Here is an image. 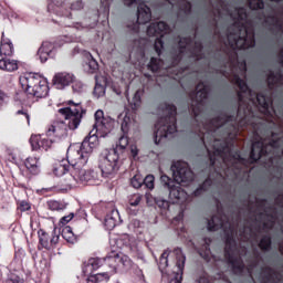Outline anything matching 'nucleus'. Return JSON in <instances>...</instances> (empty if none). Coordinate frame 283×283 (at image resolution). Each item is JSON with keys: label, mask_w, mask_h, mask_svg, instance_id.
<instances>
[{"label": "nucleus", "mask_w": 283, "mask_h": 283, "mask_svg": "<svg viewBox=\"0 0 283 283\" xmlns=\"http://www.w3.org/2000/svg\"><path fill=\"white\" fill-rule=\"evenodd\" d=\"M156 205L159 207V209H165V210L169 209V201L165 199H157Z\"/></svg>", "instance_id": "obj_50"}, {"label": "nucleus", "mask_w": 283, "mask_h": 283, "mask_svg": "<svg viewBox=\"0 0 283 283\" xmlns=\"http://www.w3.org/2000/svg\"><path fill=\"white\" fill-rule=\"evenodd\" d=\"M60 235L56 234V231L52 232L51 239H50V243H51V251L52 249H56V245L59 244V240H60Z\"/></svg>", "instance_id": "obj_47"}, {"label": "nucleus", "mask_w": 283, "mask_h": 283, "mask_svg": "<svg viewBox=\"0 0 283 283\" xmlns=\"http://www.w3.org/2000/svg\"><path fill=\"white\" fill-rule=\"evenodd\" d=\"M98 17H101V12L97 10L92 17L85 18L83 22L80 23L82 28H96V23H98Z\"/></svg>", "instance_id": "obj_34"}, {"label": "nucleus", "mask_w": 283, "mask_h": 283, "mask_svg": "<svg viewBox=\"0 0 283 283\" xmlns=\"http://www.w3.org/2000/svg\"><path fill=\"white\" fill-rule=\"evenodd\" d=\"M86 59H87V62L84 65V70L88 74H96V72H98V61L94 59L92 53H87Z\"/></svg>", "instance_id": "obj_30"}, {"label": "nucleus", "mask_w": 283, "mask_h": 283, "mask_svg": "<svg viewBox=\"0 0 283 283\" xmlns=\"http://www.w3.org/2000/svg\"><path fill=\"white\" fill-rule=\"evenodd\" d=\"M248 8L253 11L264 10V0H248Z\"/></svg>", "instance_id": "obj_41"}, {"label": "nucleus", "mask_w": 283, "mask_h": 283, "mask_svg": "<svg viewBox=\"0 0 283 283\" xmlns=\"http://www.w3.org/2000/svg\"><path fill=\"white\" fill-rule=\"evenodd\" d=\"M146 32L148 36H159L155 40L154 48L156 54L160 56V54H163V50H165V35L171 32L169 24L164 21L153 22L149 24Z\"/></svg>", "instance_id": "obj_10"}, {"label": "nucleus", "mask_w": 283, "mask_h": 283, "mask_svg": "<svg viewBox=\"0 0 283 283\" xmlns=\"http://www.w3.org/2000/svg\"><path fill=\"white\" fill-rule=\"evenodd\" d=\"M133 30H134V32H138V30H139L138 24H135V25L133 27Z\"/></svg>", "instance_id": "obj_62"}, {"label": "nucleus", "mask_w": 283, "mask_h": 283, "mask_svg": "<svg viewBox=\"0 0 283 283\" xmlns=\"http://www.w3.org/2000/svg\"><path fill=\"white\" fill-rule=\"evenodd\" d=\"M130 185H132V187H134V189H140V187H143V176L135 175L130 179Z\"/></svg>", "instance_id": "obj_45"}, {"label": "nucleus", "mask_w": 283, "mask_h": 283, "mask_svg": "<svg viewBox=\"0 0 283 283\" xmlns=\"http://www.w3.org/2000/svg\"><path fill=\"white\" fill-rule=\"evenodd\" d=\"M45 77L36 73H24L20 76V85L25 92L27 96H30L34 88L44 80Z\"/></svg>", "instance_id": "obj_14"}, {"label": "nucleus", "mask_w": 283, "mask_h": 283, "mask_svg": "<svg viewBox=\"0 0 283 283\" xmlns=\"http://www.w3.org/2000/svg\"><path fill=\"white\" fill-rule=\"evenodd\" d=\"M179 10L185 14V17H189L191 14L192 6L191 2L187 0H180L179 2Z\"/></svg>", "instance_id": "obj_40"}, {"label": "nucleus", "mask_w": 283, "mask_h": 283, "mask_svg": "<svg viewBox=\"0 0 283 283\" xmlns=\"http://www.w3.org/2000/svg\"><path fill=\"white\" fill-rule=\"evenodd\" d=\"M263 17H264V23H266V25H272V28H275L277 32H282L283 30L282 20H280L277 15L269 14Z\"/></svg>", "instance_id": "obj_29"}, {"label": "nucleus", "mask_w": 283, "mask_h": 283, "mask_svg": "<svg viewBox=\"0 0 283 283\" xmlns=\"http://www.w3.org/2000/svg\"><path fill=\"white\" fill-rule=\"evenodd\" d=\"M203 50L205 46L202 45V42L196 41L195 45L189 49L190 59H195V61H202V59H205Z\"/></svg>", "instance_id": "obj_26"}, {"label": "nucleus", "mask_w": 283, "mask_h": 283, "mask_svg": "<svg viewBox=\"0 0 283 283\" xmlns=\"http://www.w3.org/2000/svg\"><path fill=\"white\" fill-rule=\"evenodd\" d=\"M66 158L59 161L53 168V174L55 176H65V174H70L71 180H76V174H78V167H85V164H81V159H72L70 156V148L66 153Z\"/></svg>", "instance_id": "obj_11"}, {"label": "nucleus", "mask_w": 283, "mask_h": 283, "mask_svg": "<svg viewBox=\"0 0 283 283\" xmlns=\"http://www.w3.org/2000/svg\"><path fill=\"white\" fill-rule=\"evenodd\" d=\"M74 83V74L57 73L53 77V86L55 90H65L69 85Z\"/></svg>", "instance_id": "obj_21"}, {"label": "nucleus", "mask_w": 283, "mask_h": 283, "mask_svg": "<svg viewBox=\"0 0 283 283\" xmlns=\"http://www.w3.org/2000/svg\"><path fill=\"white\" fill-rule=\"evenodd\" d=\"M49 12H53L56 17H64L65 19H72V10H83V1L77 0L71 6L65 2H57L56 4L48 6Z\"/></svg>", "instance_id": "obj_12"}, {"label": "nucleus", "mask_w": 283, "mask_h": 283, "mask_svg": "<svg viewBox=\"0 0 283 283\" xmlns=\"http://www.w3.org/2000/svg\"><path fill=\"white\" fill-rule=\"evenodd\" d=\"M172 178L167 175L160 176L161 185L168 189L169 199L172 205H182L187 200V191L180 187V185L187 186L189 182H193L196 175L189 166L182 161H177L171 166Z\"/></svg>", "instance_id": "obj_5"}, {"label": "nucleus", "mask_w": 283, "mask_h": 283, "mask_svg": "<svg viewBox=\"0 0 283 283\" xmlns=\"http://www.w3.org/2000/svg\"><path fill=\"white\" fill-rule=\"evenodd\" d=\"M14 44L12 40L6 38V32H2L0 40V56H13ZM2 57L0 60V70L3 72H17L19 70V61L12 59Z\"/></svg>", "instance_id": "obj_7"}, {"label": "nucleus", "mask_w": 283, "mask_h": 283, "mask_svg": "<svg viewBox=\"0 0 283 283\" xmlns=\"http://www.w3.org/2000/svg\"><path fill=\"white\" fill-rule=\"evenodd\" d=\"M280 280H282V276L280 275V272H277V270L269 265H264L261 268V271H260L261 283H275V282H280Z\"/></svg>", "instance_id": "obj_17"}, {"label": "nucleus", "mask_w": 283, "mask_h": 283, "mask_svg": "<svg viewBox=\"0 0 283 283\" xmlns=\"http://www.w3.org/2000/svg\"><path fill=\"white\" fill-rule=\"evenodd\" d=\"M256 266H258V262H253L248 266V272L250 273V275L253 272V269H255Z\"/></svg>", "instance_id": "obj_58"}, {"label": "nucleus", "mask_w": 283, "mask_h": 283, "mask_svg": "<svg viewBox=\"0 0 283 283\" xmlns=\"http://www.w3.org/2000/svg\"><path fill=\"white\" fill-rule=\"evenodd\" d=\"M213 187V179L211 177H208L195 191L193 196L195 198H200V196H203Z\"/></svg>", "instance_id": "obj_28"}, {"label": "nucleus", "mask_w": 283, "mask_h": 283, "mask_svg": "<svg viewBox=\"0 0 283 283\" xmlns=\"http://www.w3.org/2000/svg\"><path fill=\"white\" fill-rule=\"evenodd\" d=\"M39 249H45L46 251H51V243L50 240L52 237L45 230H39Z\"/></svg>", "instance_id": "obj_31"}, {"label": "nucleus", "mask_w": 283, "mask_h": 283, "mask_svg": "<svg viewBox=\"0 0 283 283\" xmlns=\"http://www.w3.org/2000/svg\"><path fill=\"white\" fill-rule=\"evenodd\" d=\"M101 9L104 17H109V0H101Z\"/></svg>", "instance_id": "obj_46"}, {"label": "nucleus", "mask_w": 283, "mask_h": 283, "mask_svg": "<svg viewBox=\"0 0 283 283\" xmlns=\"http://www.w3.org/2000/svg\"><path fill=\"white\" fill-rule=\"evenodd\" d=\"M54 191H56V187H49V188H42L40 190L42 196H45V193H54Z\"/></svg>", "instance_id": "obj_55"}, {"label": "nucleus", "mask_w": 283, "mask_h": 283, "mask_svg": "<svg viewBox=\"0 0 283 283\" xmlns=\"http://www.w3.org/2000/svg\"><path fill=\"white\" fill-rule=\"evenodd\" d=\"M76 180H82L83 182H91L92 185H98L101 181V175L96 170H83V167H78L76 174Z\"/></svg>", "instance_id": "obj_19"}, {"label": "nucleus", "mask_w": 283, "mask_h": 283, "mask_svg": "<svg viewBox=\"0 0 283 283\" xmlns=\"http://www.w3.org/2000/svg\"><path fill=\"white\" fill-rule=\"evenodd\" d=\"M93 95L96 98H101L103 96H105V86H103V84H95L94 91H93Z\"/></svg>", "instance_id": "obj_44"}, {"label": "nucleus", "mask_w": 283, "mask_h": 283, "mask_svg": "<svg viewBox=\"0 0 283 283\" xmlns=\"http://www.w3.org/2000/svg\"><path fill=\"white\" fill-rule=\"evenodd\" d=\"M220 229H223L226 234L224 259L228 264H230L233 273L240 275L244 273V262L235 255V251H238V243L233 235V226H231L229 216H227L222 209H218L217 214L212 216L211 219L208 220V231H220Z\"/></svg>", "instance_id": "obj_3"}, {"label": "nucleus", "mask_w": 283, "mask_h": 283, "mask_svg": "<svg viewBox=\"0 0 283 283\" xmlns=\"http://www.w3.org/2000/svg\"><path fill=\"white\" fill-rule=\"evenodd\" d=\"M209 86L205 82H199L196 86V91L190 93L191 104L189 106V112L193 118H198L205 109V104L209 98Z\"/></svg>", "instance_id": "obj_8"}, {"label": "nucleus", "mask_w": 283, "mask_h": 283, "mask_svg": "<svg viewBox=\"0 0 283 283\" xmlns=\"http://www.w3.org/2000/svg\"><path fill=\"white\" fill-rule=\"evenodd\" d=\"M120 220V214L118 213V210L114 208V206H111L107 208V213L104 219V227L107 229V231H112L116 228V224H118V221Z\"/></svg>", "instance_id": "obj_20"}, {"label": "nucleus", "mask_w": 283, "mask_h": 283, "mask_svg": "<svg viewBox=\"0 0 283 283\" xmlns=\"http://www.w3.org/2000/svg\"><path fill=\"white\" fill-rule=\"evenodd\" d=\"M155 182H156V177H154V175H148L143 179V185L146 189H149V191H151V189H154L155 187Z\"/></svg>", "instance_id": "obj_43"}, {"label": "nucleus", "mask_w": 283, "mask_h": 283, "mask_svg": "<svg viewBox=\"0 0 283 283\" xmlns=\"http://www.w3.org/2000/svg\"><path fill=\"white\" fill-rule=\"evenodd\" d=\"M8 105V94L0 90V109Z\"/></svg>", "instance_id": "obj_49"}, {"label": "nucleus", "mask_w": 283, "mask_h": 283, "mask_svg": "<svg viewBox=\"0 0 283 283\" xmlns=\"http://www.w3.org/2000/svg\"><path fill=\"white\" fill-rule=\"evenodd\" d=\"M140 196H134L130 200H129V205L130 207H138V205H140Z\"/></svg>", "instance_id": "obj_54"}, {"label": "nucleus", "mask_w": 283, "mask_h": 283, "mask_svg": "<svg viewBox=\"0 0 283 283\" xmlns=\"http://www.w3.org/2000/svg\"><path fill=\"white\" fill-rule=\"evenodd\" d=\"M48 45H50V43L43 42L41 48L38 50V56H40L41 63H45V61H48V56H50V52H52V50L48 49Z\"/></svg>", "instance_id": "obj_37"}, {"label": "nucleus", "mask_w": 283, "mask_h": 283, "mask_svg": "<svg viewBox=\"0 0 283 283\" xmlns=\"http://www.w3.org/2000/svg\"><path fill=\"white\" fill-rule=\"evenodd\" d=\"M280 85H283V74L282 71H270L268 74V86L270 90H274V87H277Z\"/></svg>", "instance_id": "obj_25"}, {"label": "nucleus", "mask_w": 283, "mask_h": 283, "mask_svg": "<svg viewBox=\"0 0 283 283\" xmlns=\"http://www.w3.org/2000/svg\"><path fill=\"white\" fill-rule=\"evenodd\" d=\"M176 255V272L175 276L170 279L169 283H182V273L185 271V262H187V256L182 253V249L177 248L174 250Z\"/></svg>", "instance_id": "obj_16"}, {"label": "nucleus", "mask_w": 283, "mask_h": 283, "mask_svg": "<svg viewBox=\"0 0 283 283\" xmlns=\"http://www.w3.org/2000/svg\"><path fill=\"white\" fill-rule=\"evenodd\" d=\"M197 283H210V282H209V279H208V277H206V276H200V277L198 279Z\"/></svg>", "instance_id": "obj_59"}, {"label": "nucleus", "mask_w": 283, "mask_h": 283, "mask_svg": "<svg viewBox=\"0 0 283 283\" xmlns=\"http://www.w3.org/2000/svg\"><path fill=\"white\" fill-rule=\"evenodd\" d=\"M19 211L24 212V211H30V209H32V207L30 206V203L28 201H21L18 206Z\"/></svg>", "instance_id": "obj_51"}, {"label": "nucleus", "mask_w": 283, "mask_h": 283, "mask_svg": "<svg viewBox=\"0 0 283 283\" xmlns=\"http://www.w3.org/2000/svg\"><path fill=\"white\" fill-rule=\"evenodd\" d=\"M50 92V86H48V80H42L41 83H39L34 88L33 92H31L30 95H27L28 98H35V101H39V98H45Z\"/></svg>", "instance_id": "obj_23"}, {"label": "nucleus", "mask_w": 283, "mask_h": 283, "mask_svg": "<svg viewBox=\"0 0 283 283\" xmlns=\"http://www.w3.org/2000/svg\"><path fill=\"white\" fill-rule=\"evenodd\" d=\"M250 231H251L252 235H254V237L258 235L255 232H253V228H250Z\"/></svg>", "instance_id": "obj_63"}, {"label": "nucleus", "mask_w": 283, "mask_h": 283, "mask_svg": "<svg viewBox=\"0 0 283 283\" xmlns=\"http://www.w3.org/2000/svg\"><path fill=\"white\" fill-rule=\"evenodd\" d=\"M169 266V250H165L159 258V270L165 273Z\"/></svg>", "instance_id": "obj_39"}, {"label": "nucleus", "mask_w": 283, "mask_h": 283, "mask_svg": "<svg viewBox=\"0 0 283 283\" xmlns=\"http://www.w3.org/2000/svg\"><path fill=\"white\" fill-rule=\"evenodd\" d=\"M130 126L132 118L126 115L120 125L124 135L119 137L115 148L104 149L101 153L98 168L102 171L103 178H112L118 174V170L120 169V153H123L124 149H127V145H129V137H127V134H129Z\"/></svg>", "instance_id": "obj_4"}, {"label": "nucleus", "mask_w": 283, "mask_h": 283, "mask_svg": "<svg viewBox=\"0 0 283 283\" xmlns=\"http://www.w3.org/2000/svg\"><path fill=\"white\" fill-rule=\"evenodd\" d=\"M258 247L264 253L271 251L273 247V239L271 238V234H263L259 241Z\"/></svg>", "instance_id": "obj_32"}, {"label": "nucleus", "mask_w": 283, "mask_h": 283, "mask_svg": "<svg viewBox=\"0 0 283 283\" xmlns=\"http://www.w3.org/2000/svg\"><path fill=\"white\" fill-rule=\"evenodd\" d=\"M265 217L269 218L268 221H264L262 226L258 224L254 229L256 233H262V231H271L275 227V220L276 218L274 217L273 213H265Z\"/></svg>", "instance_id": "obj_27"}, {"label": "nucleus", "mask_w": 283, "mask_h": 283, "mask_svg": "<svg viewBox=\"0 0 283 283\" xmlns=\"http://www.w3.org/2000/svg\"><path fill=\"white\" fill-rule=\"evenodd\" d=\"M275 202L279 207H283V193L277 195V197L275 198Z\"/></svg>", "instance_id": "obj_56"}, {"label": "nucleus", "mask_w": 283, "mask_h": 283, "mask_svg": "<svg viewBox=\"0 0 283 283\" xmlns=\"http://www.w3.org/2000/svg\"><path fill=\"white\" fill-rule=\"evenodd\" d=\"M256 205L258 207H266V199H260V198H256Z\"/></svg>", "instance_id": "obj_57"}, {"label": "nucleus", "mask_w": 283, "mask_h": 283, "mask_svg": "<svg viewBox=\"0 0 283 283\" xmlns=\"http://www.w3.org/2000/svg\"><path fill=\"white\" fill-rule=\"evenodd\" d=\"M124 6H137V23L145 25L151 21V9L143 0H124Z\"/></svg>", "instance_id": "obj_13"}, {"label": "nucleus", "mask_w": 283, "mask_h": 283, "mask_svg": "<svg viewBox=\"0 0 283 283\" xmlns=\"http://www.w3.org/2000/svg\"><path fill=\"white\" fill-rule=\"evenodd\" d=\"M160 61L163 60L158 57H151L147 65L148 70H150V72H154V73L158 72L160 70Z\"/></svg>", "instance_id": "obj_42"}, {"label": "nucleus", "mask_w": 283, "mask_h": 283, "mask_svg": "<svg viewBox=\"0 0 283 283\" xmlns=\"http://www.w3.org/2000/svg\"><path fill=\"white\" fill-rule=\"evenodd\" d=\"M279 59H280L281 65H283V48L280 50Z\"/></svg>", "instance_id": "obj_61"}, {"label": "nucleus", "mask_w": 283, "mask_h": 283, "mask_svg": "<svg viewBox=\"0 0 283 283\" xmlns=\"http://www.w3.org/2000/svg\"><path fill=\"white\" fill-rule=\"evenodd\" d=\"M62 238L66 240L70 244H74L77 240L76 234L72 231V227H65L62 230Z\"/></svg>", "instance_id": "obj_36"}, {"label": "nucleus", "mask_w": 283, "mask_h": 283, "mask_svg": "<svg viewBox=\"0 0 283 283\" xmlns=\"http://www.w3.org/2000/svg\"><path fill=\"white\" fill-rule=\"evenodd\" d=\"M15 116H23L24 120H27L28 125H30V113L28 112V109L25 108L19 109L15 113Z\"/></svg>", "instance_id": "obj_48"}, {"label": "nucleus", "mask_w": 283, "mask_h": 283, "mask_svg": "<svg viewBox=\"0 0 283 283\" xmlns=\"http://www.w3.org/2000/svg\"><path fill=\"white\" fill-rule=\"evenodd\" d=\"M211 238H205L203 239V245L201 247L199 254L203 260H209V256L211 255Z\"/></svg>", "instance_id": "obj_35"}, {"label": "nucleus", "mask_w": 283, "mask_h": 283, "mask_svg": "<svg viewBox=\"0 0 283 283\" xmlns=\"http://www.w3.org/2000/svg\"><path fill=\"white\" fill-rule=\"evenodd\" d=\"M24 167L31 176H39L41 174V164L38 157H28L24 160Z\"/></svg>", "instance_id": "obj_24"}, {"label": "nucleus", "mask_w": 283, "mask_h": 283, "mask_svg": "<svg viewBox=\"0 0 283 283\" xmlns=\"http://www.w3.org/2000/svg\"><path fill=\"white\" fill-rule=\"evenodd\" d=\"M73 219H74V213L71 212L69 216L62 217L61 220H60V222H61V224L65 226V224H67L71 220H73Z\"/></svg>", "instance_id": "obj_53"}, {"label": "nucleus", "mask_w": 283, "mask_h": 283, "mask_svg": "<svg viewBox=\"0 0 283 283\" xmlns=\"http://www.w3.org/2000/svg\"><path fill=\"white\" fill-rule=\"evenodd\" d=\"M178 50L172 52L171 55V65L176 67L182 61V56H185V52H187V48L193 43V38L191 36H178Z\"/></svg>", "instance_id": "obj_15"}, {"label": "nucleus", "mask_w": 283, "mask_h": 283, "mask_svg": "<svg viewBox=\"0 0 283 283\" xmlns=\"http://www.w3.org/2000/svg\"><path fill=\"white\" fill-rule=\"evenodd\" d=\"M259 216H261V217L264 216V212H260Z\"/></svg>", "instance_id": "obj_64"}, {"label": "nucleus", "mask_w": 283, "mask_h": 283, "mask_svg": "<svg viewBox=\"0 0 283 283\" xmlns=\"http://www.w3.org/2000/svg\"><path fill=\"white\" fill-rule=\"evenodd\" d=\"M94 118L95 124L93 125V129L84 138L82 144L76 147H70L69 154L72 160L80 159L81 165H87V160H90V155L98 146V136L99 138H105V136H107V134H111L114 129V122L105 117V113L103 112V109L96 111Z\"/></svg>", "instance_id": "obj_2"}, {"label": "nucleus", "mask_w": 283, "mask_h": 283, "mask_svg": "<svg viewBox=\"0 0 283 283\" xmlns=\"http://www.w3.org/2000/svg\"><path fill=\"white\" fill-rule=\"evenodd\" d=\"M46 209L50 211H65L67 203H65V201L49 200L46 201Z\"/></svg>", "instance_id": "obj_33"}, {"label": "nucleus", "mask_w": 283, "mask_h": 283, "mask_svg": "<svg viewBox=\"0 0 283 283\" xmlns=\"http://www.w3.org/2000/svg\"><path fill=\"white\" fill-rule=\"evenodd\" d=\"M132 156L133 158H136L138 156V148H132Z\"/></svg>", "instance_id": "obj_60"}, {"label": "nucleus", "mask_w": 283, "mask_h": 283, "mask_svg": "<svg viewBox=\"0 0 283 283\" xmlns=\"http://www.w3.org/2000/svg\"><path fill=\"white\" fill-rule=\"evenodd\" d=\"M142 103H143V101H142L140 91H137L134 94L133 99L129 102L130 109L134 112V114H136V112H138V108L140 107Z\"/></svg>", "instance_id": "obj_38"}, {"label": "nucleus", "mask_w": 283, "mask_h": 283, "mask_svg": "<svg viewBox=\"0 0 283 283\" xmlns=\"http://www.w3.org/2000/svg\"><path fill=\"white\" fill-rule=\"evenodd\" d=\"M132 269V259L112 250L106 258H91L84 263L83 273L90 275L88 282H103V280H109V273H118V271H127Z\"/></svg>", "instance_id": "obj_1"}, {"label": "nucleus", "mask_w": 283, "mask_h": 283, "mask_svg": "<svg viewBox=\"0 0 283 283\" xmlns=\"http://www.w3.org/2000/svg\"><path fill=\"white\" fill-rule=\"evenodd\" d=\"M54 139L45 138L41 135H32L30 137V145L33 151H39V149H44L48 151L52 147Z\"/></svg>", "instance_id": "obj_18"}, {"label": "nucleus", "mask_w": 283, "mask_h": 283, "mask_svg": "<svg viewBox=\"0 0 283 283\" xmlns=\"http://www.w3.org/2000/svg\"><path fill=\"white\" fill-rule=\"evenodd\" d=\"M165 116L160 117L155 124L154 140L155 145H160L165 138L178 132L177 118L178 108L174 104L165 103L163 105Z\"/></svg>", "instance_id": "obj_6"}, {"label": "nucleus", "mask_w": 283, "mask_h": 283, "mask_svg": "<svg viewBox=\"0 0 283 283\" xmlns=\"http://www.w3.org/2000/svg\"><path fill=\"white\" fill-rule=\"evenodd\" d=\"M46 136L48 138H63V136H67V129L65 128V123L55 122L52 125L46 127Z\"/></svg>", "instance_id": "obj_22"}, {"label": "nucleus", "mask_w": 283, "mask_h": 283, "mask_svg": "<svg viewBox=\"0 0 283 283\" xmlns=\"http://www.w3.org/2000/svg\"><path fill=\"white\" fill-rule=\"evenodd\" d=\"M69 105H71V107L60 108L59 113L67 120L66 125L69 129L74 132V129H78L81 120H83V116H85L87 111L84 109L81 103L69 101Z\"/></svg>", "instance_id": "obj_9"}, {"label": "nucleus", "mask_w": 283, "mask_h": 283, "mask_svg": "<svg viewBox=\"0 0 283 283\" xmlns=\"http://www.w3.org/2000/svg\"><path fill=\"white\" fill-rule=\"evenodd\" d=\"M72 90L73 92H76L77 94H81V92H83V83L81 82H72Z\"/></svg>", "instance_id": "obj_52"}]
</instances>
